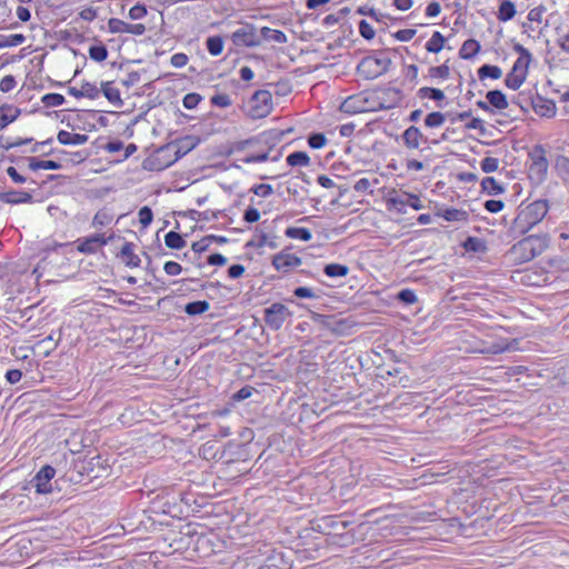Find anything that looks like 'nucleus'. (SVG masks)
Segmentation results:
<instances>
[{
  "instance_id": "obj_1",
  "label": "nucleus",
  "mask_w": 569,
  "mask_h": 569,
  "mask_svg": "<svg viewBox=\"0 0 569 569\" xmlns=\"http://www.w3.org/2000/svg\"><path fill=\"white\" fill-rule=\"evenodd\" d=\"M282 138V131L272 129L258 134L253 140L251 139V162H277L281 157V151L276 147Z\"/></svg>"
},
{
  "instance_id": "obj_2",
  "label": "nucleus",
  "mask_w": 569,
  "mask_h": 569,
  "mask_svg": "<svg viewBox=\"0 0 569 569\" xmlns=\"http://www.w3.org/2000/svg\"><path fill=\"white\" fill-rule=\"evenodd\" d=\"M282 555L270 545L257 542L251 546V569H283Z\"/></svg>"
},
{
  "instance_id": "obj_3",
  "label": "nucleus",
  "mask_w": 569,
  "mask_h": 569,
  "mask_svg": "<svg viewBox=\"0 0 569 569\" xmlns=\"http://www.w3.org/2000/svg\"><path fill=\"white\" fill-rule=\"evenodd\" d=\"M515 50L519 53V57L505 79L506 86L511 90H518L526 81L532 57L529 50L521 44H516Z\"/></svg>"
},
{
  "instance_id": "obj_4",
  "label": "nucleus",
  "mask_w": 569,
  "mask_h": 569,
  "mask_svg": "<svg viewBox=\"0 0 569 569\" xmlns=\"http://www.w3.org/2000/svg\"><path fill=\"white\" fill-rule=\"evenodd\" d=\"M548 212V206L545 201H535L523 209L516 219V227L522 233L529 231L539 223Z\"/></svg>"
},
{
  "instance_id": "obj_5",
  "label": "nucleus",
  "mask_w": 569,
  "mask_h": 569,
  "mask_svg": "<svg viewBox=\"0 0 569 569\" xmlns=\"http://www.w3.org/2000/svg\"><path fill=\"white\" fill-rule=\"evenodd\" d=\"M390 63L391 60L387 57L368 56L361 59L357 70L366 79H376L388 71Z\"/></svg>"
},
{
  "instance_id": "obj_6",
  "label": "nucleus",
  "mask_w": 569,
  "mask_h": 569,
  "mask_svg": "<svg viewBox=\"0 0 569 569\" xmlns=\"http://www.w3.org/2000/svg\"><path fill=\"white\" fill-rule=\"evenodd\" d=\"M387 206L389 209H395L399 213H405L406 207H411L415 210H421L425 208L419 196L409 192L397 191L390 193L387 199Z\"/></svg>"
},
{
  "instance_id": "obj_7",
  "label": "nucleus",
  "mask_w": 569,
  "mask_h": 569,
  "mask_svg": "<svg viewBox=\"0 0 569 569\" xmlns=\"http://www.w3.org/2000/svg\"><path fill=\"white\" fill-rule=\"evenodd\" d=\"M530 160L529 178L536 183L543 182L549 167L545 149L541 146L536 147L530 153Z\"/></svg>"
},
{
  "instance_id": "obj_8",
  "label": "nucleus",
  "mask_w": 569,
  "mask_h": 569,
  "mask_svg": "<svg viewBox=\"0 0 569 569\" xmlns=\"http://www.w3.org/2000/svg\"><path fill=\"white\" fill-rule=\"evenodd\" d=\"M272 96L268 90H258L251 96V119L267 117L272 110Z\"/></svg>"
},
{
  "instance_id": "obj_9",
  "label": "nucleus",
  "mask_w": 569,
  "mask_h": 569,
  "mask_svg": "<svg viewBox=\"0 0 569 569\" xmlns=\"http://www.w3.org/2000/svg\"><path fill=\"white\" fill-rule=\"evenodd\" d=\"M263 312L266 323L273 330L280 329L286 319L291 315L289 309L282 303H272Z\"/></svg>"
},
{
  "instance_id": "obj_10",
  "label": "nucleus",
  "mask_w": 569,
  "mask_h": 569,
  "mask_svg": "<svg viewBox=\"0 0 569 569\" xmlns=\"http://www.w3.org/2000/svg\"><path fill=\"white\" fill-rule=\"evenodd\" d=\"M56 475L53 467L47 465L43 466L32 478L30 483L36 488V492L43 495L51 492L52 486L51 480Z\"/></svg>"
},
{
  "instance_id": "obj_11",
  "label": "nucleus",
  "mask_w": 569,
  "mask_h": 569,
  "mask_svg": "<svg viewBox=\"0 0 569 569\" xmlns=\"http://www.w3.org/2000/svg\"><path fill=\"white\" fill-rule=\"evenodd\" d=\"M252 247L260 250V253H263L266 248L274 250L278 247L277 237L273 233L264 232L263 230L256 228L251 234V248Z\"/></svg>"
},
{
  "instance_id": "obj_12",
  "label": "nucleus",
  "mask_w": 569,
  "mask_h": 569,
  "mask_svg": "<svg viewBox=\"0 0 569 569\" xmlns=\"http://www.w3.org/2000/svg\"><path fill=\"white\" fill-rule=\"evenodd\" d=\"M340 109L341 111L349 114L362 113L371 110V108L369 107V101L363 93L348 97L341 103Z\"/></svg>"
},
{
  "instance_id": "obj_13",
  "label": "nucleus",
  "mask_w": 569,
  "mask_h": 569,
  "mask_svg": "<svg viewBox=\"0 0 569 569\" xmlns=\"http://www.w3.org/2000/svg\"><path fill=\"white\" fill-rule=\"evenodd\" d=\"M112 237L104 238L102 234H92L87 238L78 239V251L86 254L96 253L101 247L106 246Z\"/></svg>"
},
{
  "instance_id": "obj_14",
  "label": "nucleus",
  "mask_w": 569,
  "mask_h": 569,
  "mask_svg": "<svg viewBox=\"0 0 569 569\" xmlns=\"http://www.w3.org/2000/svg\"><path fill=\"white\" fill-rule=\"evenodd\" d=\"M302 260L290 252H279L272 258V264L278 271L288 272L289 270L301 266Z\"/></svg>"
},
{
  "instance_id": "obj_15",
  "label": "nucleus",
  "mask_w": 569,
  "mask_h": 569,
  "mask_svg": "<svg viewBox=\"0 0 569 569\" xmlns=\"http://www.w3.org/2000/svg\"><path fill=\"white\" fill-rule=\"evenodd\" d=\"M32 199V194L27 191L10 190L0 192V201L9 204L29 203Z\"/></svg>"
},
{
  "instance_id": "obj_16",
  "label": "nucleus",
  "mask_w": 569,
  "mask_h": 569,
  "mask_svg": "<svg viewBox=\"0 0 569 569\" xmlns=\"http://www.w3.org/2000/svg\"><path fill=\"white\" fill-rule=\"evenodd\" d=\"M134 244L132 242H126L120 251V257L126 266L130 268H137L140 266V258L133 251Z\"/></svg>"
},
{
  "instance_id": "obj_17",
  "label": "nucleus",
  "mask_w": 569,
  "mask_h": 569,
  "mask_svg": "<svg viewBox=\"0 0 569 569\" xmlns=\"http://www.w3.org/2000/svg\"><path fill=\"white\" fill-rule=\"evenodd\" d=\"M537 241H540V239L537 237H533V236L527 237V238L522 239L521 241H519L518 244L515 246V249L528 251L529 253L526 256V260H530V259L535 258L537 254L542 252V247H540L539 249L535 248V242H537Z\"/></svg>"
},
{
  "instance_id": "obj_18",
  "label": "nucleus",
  "mask_w": 569,
  "mask_h": 569,
  "mask_svg": "<svg viewBox=\"0 0 569 569\" xmlns=\"http://www.w3.org/2000/svg\"><path fill=\"white\" fill-rule=\"evenodd\" d=\"M57 138L61 144H73V146L84 144L89 139V137L87 134L71 133L66 130L59 131Z\"/></svg>"
},
{
  "instance_id": "obj_19",
  "label": "nucleus",
  "mask_w": 569,
  "mask_h": 569,
  "mask_svg": "<svg viewBox=\"0 0 569 569\" xmlns=\"http://www.w3.org/2000/svg\"><path fill=\"white\" fill-rule=\"evenodd\" d=\"M405 144L410 149H417L420 146L422 133L419 128L411 126L402 134Z\"/></svg>"
},
{
  "instance_id": "obj_20",
  "label": "nucleus",
  "mask_w": 569,
  "mask_h": 569,
  "mask_svg": "<svg viewBox=\"0 0 569 569\" xmlns=\"http://www.w3.org/2000/svg\"><path fill=\"white\" fill-rule=\"evenodd\" d=\"M533 110L540 117L553 118L556 116V103L552 100L540 99L533 104Z\"/></svg>"
},
{
  "instance_id": "obj_21",
  "label": "nucleus",
  "mask_w": 569,
  "mask_h": 569,
  "mask_svg": "<svg viewBox=\"0 0 569 569\" xmlns=\"http://www.w3.org/2000/svg\"><path fill=\"white\" fill-rule=\"evenodd\" d=\"M480 48V43L477 40L468 39L462 43L459 50V56L461 59L470 60L478 54Z\"/></svg>"
},
{
  "instance_id": "obj_22",
  "label": "nucleus",
  "mask_w": 569,
  "mask_h": 569,
  "mask_svg": "<svg viewBox=\"0 0 569 569\" xmlns=\"http://www.w3.org/2000/svg\"><path fill=\"white\" fill-rule=\"evenodd\" d=\"M29 169L32 171H38L40 169L44 170H58L61 168V163L53 160H40L38 158H29Z\"/></svg>"
},
{
  "instance_id": "obj_23",
  "label": "nucleus",
  "mask_w": 569,
  "mask_h": 569,
  "mask_svg": "<svg viewBox=\"0 0 569 569\" xmlns=\"http://www.w3.org/2000/svg\"><path fill=\"white\" fill-rule=\"evenodd\" d=\"M486 98H487L489 104H491L492 107H495L499 110H503V109L508 108L507 98H506L505 93H502L500 90L488 91L486 94Z\"/></svg>"
},
{
  "instance_id": "obj_24",
  "label": "nucleus",
  "mask_w": 569,
  "mask_h": 569,
  "mask_svg": "<svg viewBox=\"0 0 569 569\" xmlns=\"http://www.w3.org/2000/svg\"><path fill=\"white\" fill-rule=\"evenodd\" d=\"M516 16L515 3L510 0H503L498 10V19L502 22L511 20Z\"/></svg>"
},
{
  "instance_id": "obj_25",
  "label": "nucleus",
  "mask_w": 569,
  "mask_h": 569,
  "mask_svg": "<svg viewBox=\"0 0 569 569\" xmlns=\"http://www.w3.org/2000/svg\"><path fill=\"white\" fill-rule=\"evenodd\" d=\"M286 160L290 167H308L310 164V158L305 151L292 152Z\"/></svg>"
},
{
  "instance_id": "obj_26",
  "label": "nucleus",
  "mask_w": 569,
  "mask_h": 569,
  "mask_svg": "<svg viewBox=\"0 0 569 569\" xmlns=\"http://www.w3.org/2000/svg\"><path fill=\"white\" fill-rule=\"evenodd\" d=\"M445 41V37L439 31H435L426 43V50L428 52L438 53L443 49Z\"/></svg>"
},
{
  "instance_id": "obj_27",
  "label": "nucleus",
  "mask_w": 569,
  "mask_h": 569,
  "mask_svg": "<svg viewBox=\"0 0 569 569\" xmlns=\"http://www.w3.org/2000/svg\"><path fill=\"white\" fill-rule=\"evenodd\" d=\"M481 187L490 196H497L505 191L503 187L493 177L482 179Z\"/></svg>"
},
{
  "instance_id": "obj_28",
  "label": "nucleus",
  "mask_w": 569,
  "mask_h": 569,
  "mask_svg": "<svg viewBox=\"0 0 569 569\" xmlns=\"http://www.w3.org/2000/svg\"><path fill=\"white\" fill-rule=\"evenodd\" d=\"M164 243L168 248L170 249H182L186 247L187 244V241L183 239V237L176 232V231H169L166 236H164Z\"/></svg>"
},
{
  "instance_id": "obj_29",
  "label": "nucleus",
  "mask_w": 569,
  "mask_h": 569,
  "mask_svg": "<svg viewBox=\"0 0 569 569\" xmlns=\"http://www.w3.org/2000/svg\"><path fill=\"white\" fill-rule=\"evenodd\" d=\"M284 233L290 239H298L301 241H309L312 238L311 231L301 227H289L286 229Z\"/></svg>"
},
{
  "instance_id": "obj_30",
  "label": "nucleus",
  "mask_w": 569,
  "mask_h": 569,
  "mask_svg": "<svg viewBox=\"0 0 569 569\" xmlns=\"http://www.w3.org/2000/svg\"><path fill=\"white\" fill-rule=\"evenodd\" d=\"M210 305L206 300H198L189 302L184 306V312L189 316H197L208 311Z\"/></svg>"
},
{
  "instance_id": "obj_31",
  "label": "nucleus",
  "mask_w": 569,
  "mask_h": 569,
  "mask_svg": "<svg viewBox=\"0 0 569 569\" xmlns=\"http://www.w3.org/2000/svg\"><path fill=\"white\" fill-rule=\"evenodd\" d=\"M478 76L481 80L486 78L491 79H500L502 76V70L498 66L483 64L478 70Z\"/></svg>"
},
{
  "instance_id": "obj_32",
  "label": "nucleus",
  "mask_w": 569,
  "mask_h": 569,
  "mask_svg": "<svg viewBox=\"0 0 569 569\" xmlns=\"http://www.w3.org/2000/svg\"><path fill=\"white\" fill-rule=\"evenodd\" d=\"M323 272L330 278L346 277L349 272V268L340 263H329L325 267Z\"/></svg>"
},
{
  "instance_id": "obj_33",
  "label": "nucleus",
  "mask_w": 569,
  "mask_h": 569,
  "mask_svg": "<svg viewBox=\"0 0 569 569\" xmlns=\"http://www.w3.org/2000/svg\"><path fill=\"white\" fill-rule=\"evenodd\" d=\"M102 92L110 102L116 104L122 103L120 91L112 87L111 82H102Z\"/></svg>"
},
{
  "instance_id": "obj_34",
  "label": "nucleus",
  "mask_w": 569,
  "mask_h": 569,
  "mask_svg": "<svg viewBox=\"0 0 569 569\" xmlns=\"http://www.w3.org/2000/svg\"><path fill=\"white\" fill-rule=\"evenodd\" d=\"M418 96L421 99L429 98L432 100L441 101L445 99V93L442 90L430 87H422L418 90Z\"/></svg>"
},
{
  "instance_id": "obj_35",
  "label": "nucleus",
  "mask_w": 569,
  "mask_h": 569,
  "mask_svg": "<svg viewBox=\"0 0 569 569\" xmlns=\"http://www.w3.org/2000/svg\"><path fill=\"white\" fill-rule=\"evenodd\" d=\"M232 42L236 47H248L249 46V31L247 27H241L236 30L231 36Z\"/></svg>"
},
{
  "instance_id": "obj_36",
  "label": "nucleus",
  "mask_w": 569,
  "mask_h": 569,
  "mask_svg": "<svg viewBox=\"0 0 569 569\" xmlns=\"http://www.w3.org/2000/svg\"><path fill=\"white\" fill-rule=\"evenodd\" d=\"M207 49L212 56H219L223 49V40L219 36L209 37L207 39Z\"/></svg>"
},
{
  "instance_id": "obj_37",
  "label": "nucleus",
  "mask_w": 569,
  "mask_h": 569,
  "mask_svg": "<svg viewBox=\"0 0 569 569\" xmlns=\"http://www.w3.org/2000/svg\"><path fill=\"white\" fill-rule=\"evenodd\" d=\"M556 170L562 180H569V158L560 156L556 160Z\"/></svg>"
},
{
  "instance_id": "obj_38",
  "label": "nucleus",
  "mask_w": 569,
  "mask_h": 569,
  "mask_svg": "<svg viewBox=\"0 0 569 569\" xmlns=\"http://www.w3.org/2000/svg\"><path fill=\"white\" fill-rule=\"evenodd\" d=\"M446 121V116L439 111H433L429 113L425 119V124L428 128H438L442 126Z\"/></svg>"
},
{
  "instance_id": "obj_39",
  "label": "nucleus",
  "mask_w": 569,
  "mask_h": 569,
  "mask_svg": "<svg viewBox=\"0 0 569 569\" xmlns=\"http://www.w3.org/2000/svg\"><path fill=\"white\" fill-rule=\"evenodd\" d=\"M89 57L94 61L102 62L108 57V50L103 44L91 46L89 48Z\"/></svg>"
},
{
  "instance_id": "obj_40",
  "label": "nucleus",
  "mask_w": 569,
  "mask_h": 569,
  "mask_svg": "<svg viewBox=\"0 0 569 569\" xmlns=\"http://www.w3.org/2000/svg\"><path fill=\"white\" fill-rule=\"evenodd\" d=\"M429 77L431 79H442L446 80L450 76V69L447 64H441L437 67L429 68Z\"/></svg>"
},
{
  "instance_id": "obj_41",
  "label": "nucleus",
  "mask_w": 569,
  "mask_h": 569,
  "mask_svg": "<svg viewBox=\"0 0 569 569\" xmlns=\"http://www.w3.org/2000/svg\"><path fill=\"white\" fill-rule=\"evenodd\" d=\"M41 100L46 107H59L63 104L64 97L60 93H47Z\"/></svg>"
},
{
  "instance_id": "obj_42",
  "label": "nucleus",
  "mask_w": 569,
  "mask_h": 569,
  "mask_svg": "<svg viewBox=\"0 0 569 569\" xmlns=\"http://www.w3.org/2000/svg\"><path fill=\"white\" fill-rule=\"evenodd\" d=\"M441 216L446 221H461V220L466 219L465 211L453 209V208L446 209Z\"/></svg>"
},
{
  "instance_id": "obj_43",
  "label": "nucleus",
  "mask_w": 569,
  "mask_h": 569,
  "mask_svg": "<svg viewBox=\"0 0 569 569\" xmlns=\"http://www.w3.org/2000/svg\"><path fill=\"white\" fill-rule=\"evenodd\" d=\"M480 168L486 173L495 172L499 168V160L497 158L486 157L481 160Z\"/></svg>"
},
{
  "instance_id": "obj_44",
  "label": "nucleus",
  "mask_w": 569,
  "mask_h": 569,
  "mask_svg": "<svg viewBox=\"0 0 569 569\" xmlns=\"http://www.w3.org/2000/svg\"><path fill=\"white\" fill-rule=\"evenodd\" d=\"M327 138L323 133H312L308 138V144L312 149H321L327 144Z\"/></svg>"
},
{
  "instance_id": "obj_45",
  "label": "nucleus",
  "mask_w": 569,
  "mask_h": 569,
  "mask_svg": "<svg viewBox=\"0 0 569 569\" xmlns=\"http://www.w3.org/2000/svg\"><path fill=\"white\" fill-rule=\"evenodd\" d=\"M81 94H82V98L86 97V98H89V99H96L99 97V89L97 88L96 84L93 83H90V82H83L81 84Z\"/></svg>"
},
{
  "instance_id": "obj_46",
  "label": "nucleus",
  "mask_w": 569,
  "mask_h": 569,
  "mask_svg": "<svg viewBox=\"0 0 569 569\" xmlns=\"http://www.w3.org/2000/svg\"><path fill=\"white\" fill-rule=\"evenodd\" d=\"M138 216H139V222L141 223V226L143 228H147L148 226L151 224L152 219H153V213L149 207H147V206L142 207L139 210Z\"/></svg>"
},
{
  "instance_id": "obj_47",
  "label": "nucleus",
  "mask_w": 569,
  "mask_h": 569,
  "mask_svg": "<svg viewBox=\"0 0 569 569\" xmlns=\"http://www.w3.org/2000/svg\"><path fill=\"white\" fill-rule=\"evenodd\" d=\"M398 300L403 302L405 305H412L417 302V296L411 289H402L398 293Z\"/></svg>"
},
{
  "instance_id": "obj_48",
  "label": "nucleus",
  "mask_w": 569,
  "mask_h": 569,
  "mask_svg": "<svg viewBox=\"0 0 569 569\" xmlns=\"http://www.w3.org/2000/svg\"><path fill=\"white\" fill-rule=\"evenodd\" d=\"M26 41V37L21 33L10 34L6 38V41L0 47H17Z\"/></svg>"
},
{
  "instance_id": "obj_49",
  "label": "nucleus",
  "mask_w": 569,
  "mask_h": 569,
  "mask_svg": "<svg viewBox=\"0 0 569 569\" xmlns=\"http://www.w3.org/2000/svg\"><path fill=\"white\" fill-rule=\"evenodd\" d=\"M110 221L111 217L107 212L98 211L92 219V226L94 228H100L108 224Z\"/></svg>"
},
{
  "instance_id": "obj_50",
  "label": "nucleus",
  "mask_w": 569,
  "mask_h": 569,
  "mask_svg": "<svg viewBox=\"0 0 569 569\" xmlns=\"http://www.w3.org/2000/svg\"><path fill=\"white\" fill-rule=\"evenodd\" d=\"M108 27L112 33H121L126 32L127 22L117 18H111L108 22Z\"/></svg>"
},
{
  "instance_id": "obj_51",
  "label": "nucleus",
  "mask_w": 569,
  "mask_h": 569,
  "mask_svg": "<svg viewBox=\"0 0 569 569\" xmlns=\"http://www.w3.org/2000/svg\"><path fill=\"white\" fill-rule=\"evenodd\" d=\"M359 32L360 34L367 39V40H370L375 37V29L373 27L367 22L366 20H361L360 23H359Z\"/></svg>"
},
{
  "instance_id": "obj_52",
  "label": "nucleus",
  "mask_w": 569,
  "mask_h": 569,
  "mask_svg": "<svg viewBox=\"0 0 569 569\" xmlns=\"http://www.w3.org/2000/svg\"><path fill=\"white\" fill-rule=\"evenodd\" d=\"M201 101V96L198 93H188L184 96L182 103L186 109L196 108Z\"/></svg>"
},
{
  "instance_id": "obj_53",
  "label": "nucleus",
  "mask_w": 569,
  "mask_h": 569,
  "mask_svg": "<svg viewBox=\"0 0 569 569\" xmlns=\"http://www.w3.org/2000/svg\"><path fill=\"white\" fill-rule=\"evenodd\" d=\"M261 32L263 34V37L266 38H270L277 42H283L286 40V36L283 32L281 31H278V30H272V29H269V28H262L261 29Z\"/></svg>"
},
{
  "instance_id": "obj_54",
  "label": "nucleus",
  "mask_w": 569,
  "mask_h": 569,
  "mask_svg": "<svg viewBox=\"0 0 569 569\" xmlns=\"http://www.w3.org/2000/svg\"><path fill=\"white\" fill-rule=\"evenodd\" d=\"M251 192H253L258 197H268L273 192V189L270 184L261 183L254 187H251Z\"/></svg>"
},
{
  "instance_id": "obj_55",
  "label": "nucleus",
  "mask_w": 569,
  "mask_h": 569,
  "mask_svg": "<svg viewBox=\"0 0 569 569\" xmlns=\"http://www.w3.org/2000/svg\"><path fill=\"white\" fill-rule=\"evenodd\" d=\"M16 84H17V81L13 76H11V74L4 76L0 81V91L9 92L16 87Z\"/></svg>"
},
{
  "instance_id": "obj_56",
  "label": "nucleus",
  "mask_w": 569,
  "mask_h": 569,
  "mask_svg": "<svg viewBox=\"0 0 569 569\" xmlns=\"http://www.w3.org/2000/svg\"><path fill=\"white\" fill-rule=\"evenodd\" d=\"M415 29H401L398 30L393 36L398 41L407 42L410 41L416 36Z\"/></svg>"
},
{
  "instance_id": "obj_57",
  "label": "nucleus",
  "mask_w": 569,
  "mask_h": 569,
  "mask_svg": "<svg viewBox=\"0 0 569 569\" xmlns=\"http://www.w3.org/2000/svg\"><path fill=\"white\" fill-rule=\"evenodd\" d=\"M147 14V9L143 4H136L129 10V17L132 20L142 19Z\"/></svg>"
},
{
  "instance_id": "obj_58",
  "label": "nucleus",
  "mask_w": 569,
  "mask_h": 569,
  "mask_svg": "<svg viewBox=\"0 0 569 569\" xmlns=\"http://www.w3.org/2000/svg\"><path fill=\"white\" fill-rule=\"evenodd\" d=\"M163 270L168 276H178L182 271V268L176 261H167L163 266Z\"/></svg>"
},
{
  "instance_id": "obj_59",
  "label": "nucleus",
  "mask_w": 569,
  "mask_h": 569,
  "mask_svg": "<svg viewBox=\"0 0 569 569\" xmlns=\"http://www.w3.org/2000/svg\"><path fill=\"white\" fill-rule=\"evenodd\" d=\"M211 237H206L197 242L192 243L193 253H200L208 250L210 246Z\"/></svg>"
},
{
  "instance_id": "obj_60",
  "label": "nucleus",
  "mask_w": 569,
  "mask_h": 569,
  "mask_svg": "<svg viewBox=\"0 0 569 569\" xmlns=\"http://www.w3.org/2000/svg\"><path fill=\"white\" fill-rule=\"evenodd\" d=\"M188 60L189 59L186 53L179 52V53H174L171 57L170 62L174 68H182L188 63Z\"/></svg>"
},
{
  "instance_id": "obj_61",
  "label": "nucleus",
  "mask_w": 569,
  "mask_h": 569,
  "mask_svg": "<svg viewBox=\"0 0 569 569\" xmlns=\"http://www.w3.org/2000/svg\"><path fill=\"white\" fill-rule=\"evenodd\" d=\"M505 207V203L501 200H487L485 202V208L487 211L491 213L500 212Z\"/></svg>"
},
{
  "instance_id": "obj_62",
  "label": "nucleus",
  "mask_w": 569,
  "mask_h": 569,
  "mask_svg": "<svg viewBox=\"0 0 569 569\" xmlns=\"http://www.w3.org/2000/svg\"><path fill=\"white\" fill-rule=\"evenodd\" d=\"M211 103L217 107H228L231 104V100L228 94H214L211 98Z\"/></svg>"
},
{
  "instance_id": "obj_63",
  "label": "nucleus",
  "mask_w": 569,
  "mask_h": 569,
  "mask_svg": "<svg viewBox=\"0 0 569 569\" xmlns=\"http://www.w3.org/2000/svg\"><path fill=\"white\" fill-rule=\"evenodd\" d=\"M371 186L372 182L368 178H361L355 183L353 189L358 192H366Z\"/></svg>"
},
{
  "instance_id": "obj_64",
  "label": "nucleus",
  "mask_w": 569,
  "mask_h": 569,
  "mask_svg": "<svg viewBox=\"0 0 569 569\" xmlns=\"http://www.w3.org/2000/svg\"><path fill=\"white\" fill-rule=\"evenodd\" d=\"M22 378V372L18 369L8 370L6 373V379L9 383L14 385L19 382Z\"/></svg>"
}]
</instances>
